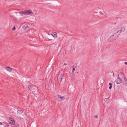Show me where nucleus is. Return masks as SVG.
Returning a JSON list of instances; mask_svg holds the SVG:
<instances>
[{"instance_id": "nucleus-17", "label": "nucleus", "mask_w": 127, "mask_h": 127, "mask_svg": "<svg viewBox=\"0 0 127 127\" xmlns=\"http://www.w3.org/2000/svg\"><path fill=\"white\" fill-rule=\"evenodd\" d=\"M99 13L100 14L102 15H103V13H102L101 11H100Z\"/></svg>"}, {"instance_id": "nucleus-11", "label": "nucleus", "mask_w": 127, "mask_h": 127, "mask_svg": "<svg viewBox=\"0 0 127 127\" xmlns=\"http://www.w3.org/2000/svg\"><path fill=\"white\" fill-rule=\"evenodd\" d=\"M58 97L60 98L61 100H63L64 99V96H62L60 95H58Z\"/></svg>"}, {"instance_id": "nucleus-6", "label": "nucleus", "mask_w": 127, "mask_h": 127, "mask_svg": "<svg viewBox=\"0 0 127 127\" xmlns=\"http://www.w3.org/2000/svg\"><path fill=\"white\" fill-rule=\"evenodd\" d=\"M121 32L120 30H119L116 32L114 34V35H115V36L116 37H117V38L119 35L120 34Z\"/></svg>"}, {"instance_id": "nucleus-20", "label": "nucleus", "mask_w": 127, "mask_h": 127, "mask_svg": "<svg viewBox=\"0 0 127 127\" xmlns=\"http://www.w3.org/2000/svg\"><path fill=\"white\" fill-rule=\"evenodd\" d=\"M15 127H19V126L18 125H16L15 126Z\"/></svg>"}, {"instance_id": "nucleus-16", "label": "nucleus", "mask_w": 127, "mask_h": 127, "mask_svg": "<svg viewBox=\"0 0 127 127\" xmlns=\"http://www.w3.org/2000/svg\"><path fill=\"white\" fill-rule=\"evenodd\" d=\"M15 27L14 26L13 28H12V30H15Z\"/></svg>"}, {"instance_id": "nucleus-19", "label": "nucleus", "mask_w": 127, "mask_h": 127, "mask_svg": "<svg viewBox=\"0 0 127 127\" xmlns=\"http://www.w3.org/2000/svg\"><path fill=\"white\" fill-rule=\"evenodd\" d=\"M98 117V116L97 115H95V117H94L95 118H97Z\"/></svg>"}, {"instance_id": "nucleus-22", "label": "nucleus", "mask_w": 127, "mask_h": 127, "mask_svg": "<svg viewBox=\"0 0 127 127\" xmlns=\"http://www.w3.org/2000/svg\"><path fill=\"white\" fill-rule=\"evenodd\" d=\"M4 127H9V125L5 126Z\"/></svg>"}, {"instance_id": "nucleus-18", "label": "nucleus", "mask_w": 127, "mask_h": 127, "mask_svg": "<svg viewBox=\"0 0 127 127\" xmlns=\"http://www.w3.org/2000/svg\"><path fill=\"white\" fill-rule=\"evenodd\" d=\"M112 88V86H110L109 89H111Z\"/></svg>"}, {"instance_id": "nucleus-2", "label": "nucleus", "mask_w": 127, "mask_h": 127, "mask_svg": "<svg viewBox=\"0 0 127 127\" xmlns=\"http://www.w3.org/2000/svg\"><path fill=\"white\" fill-rule=\"evenodd\" d=\"M117 38V37L115 35L114 36V34L111 36L109 38L108 40L109 41H113L116 40Z\"/></svg>"}, {"instance_id": "nucleus-7", "label": "nucleus", "mask_w": 127, "mask_h": 127, "mask_svg": "<svg viewBox=\"0 0 127 127\" xmlns=\"http://www.w3.org/2000/svg\"><path fill=\"white\" fill-rule=\"evenodd\" d=\"M51 34L55 38H57V34L56 32H52Z\"/></svg>"}, {"instance_id": "nucleus-10", "label": "nucleus", "mask_w": 127, "mask_h": 127, "mask_svg": "<svg viewBox=\"0 0 127 127\" xmlns=\"http://www.w3.org/2000/svg\"><path fill=\"white\" fill-rule=\"evenodd\" d=\"M6 69L9 72H11V71L12 69L10 67H7L6 68Z\"/></svg>"}, {"instance_id": "nucleus-27", "label": "nucleus", "mask_w": 127, "mask_h": 127, "mask_svg": "<svg viewBox=\"0 0 127 127\" xmlns=\"http://www.w3.org/2000/svg\"><path fill=\"white\" fill-rule=\"evenodd\" d=\"M124 79L125 80V77H124Z\"/></svg>"}, {"instance_id": "nucleus-24", "label": "nucleus", "mask_w": 127, "mask_h": 127, "mask_svg": "<svg viewBox=\"0 0 127 127\" xmlns=\"http://www.w3.org/2000/svg\"><path fill=\"white\" fill-rule=\"evenodd\" d=\"M2 125V123H1L0 122V125Z\"/></svg>"}, {"instance_id": "nucleus-21", "label": "nucleus", "mask_w": 127, "mask_h": 127, "mask_svg": "<svg viewBox=\"0 0 127 127\" xmlns=\"http://www.w3.org/2000/svg\"><path fill=\"white\" fill-rule=\"evenodd\" d=\"M109 85L110 86H112V84L111 83H110L109 84Z\"/></svg>"}, {"instance_id": "nucleus-25", "label": "nucleus", "mask_w": 127, "mask_h": 127, "mask_svg": "<svg viewBox=\"0 0 127 127\" xmlns=\"http://www.w3.org/2000/svg\"><path fill=\"white\" fill-rule=\"evenodd\" d=\"M67 64H66V63H64V65H67Z\"/></svg>"}, {"instance_id": "nucleus-23", "label": "nucleus", "mask_w": 127, "mask_h": 127, "mask_svg": "<svg viewBox=\"0 0 127 127\" xmlns=\"http://www.w3.org/2000/svg\"><path fill=\"white\" fill-rule=\"evenodd\" d=\"M125 64H126V65H127V62H125Z\"/></svg>"}, {"instance_id": "nucleus-4", "label": "nucleus", "mask_w": 127, "mask_h": 127, "mask_svg": "<svg viewBox=\"0 0 127 127\" xmlns=\"http://www.w3.org/2000/svg\"><path fill=\"white\" fill-rule=\"evenodd\" d=\"M25 15H29V14H31L32 13V12L31 11V10H25Z\"/></svg>"}, {"instance_id": "nucleus-5", "label": "nucleus", "mask_w": 127, "mask_h": 127, "mask_svg": "<svg viewBox=\"0 0 127 127\" xmlns=\"http://www.w3.org/2000/svg\"><path fill=\"white\" fill-rule=\"evenodd\" d=\"M10 120L11 122L9 121V123L11 124V125H14L15 124V122L14 120L12 118H10Z\"/></svg>"}, {"instance_id": "nucleus-3", "label": "nucleus", "mask_w": 127, "mask_h": 127, "mask_svg": "<svg viewBox=\"0 0 127 127\" xmlns=\"http://www.w3.org/2000/svg\"><path fill=\"white\" fill-rule=\"evenodd\" d=\"M64 74H61L59 77V78L58 79L60 81V82H61L63 79H64Z\"/></svg>"}, {"instance_id": "nucleus-13", "label": "nucleus", "mask_w": 127, "mask_h": 127, "mask_svg": "<svg viewBox=\"0 0 127 127\" xmlns=\"http://www.w3.org/2000/svg\"><path fill=\"white\" fill-rule=\"evenodd\" d=\"M28 27L27 26V25H25V26H23V28L24 29H26V27Z\"/></svg>"}, {"instance_id": "nucleus-26", "label": "nucleus", "mask_w": 127, "mask_h": 127, "mask_svg": "<svg viewBox=\"0 0 127 127\" xmlns=\"http://www.w3.org/2000/svg\"><path fill=\"white\" fill-rule=\"evenodd\" d=\"M121 75H123L124 76V74H122V73H121Z\"/></svg>"}, {"instance_id": "nucleus-9", "label": "nucleus", "mask_w": 127, "mask_h": 127, "mask_svg": "<svg viewBox=\"0 0 127 127\" xmlns=\"http://www.w3.org/2000/svg\"><path fill=\"white\" fill-rule=\"evenodd\" d=\"M125 30V28L124 27H122L121 29V30H120V32H124Z\"/></svg>"}, {"instance_id": "nucleus-12", "label": "nucleus", "mask_w": 127, "mask_h": 127, "mask_svg": "<svg viewBox=\"0 0 127 127\" xmlns=\"http://www.w3.org/2000/svg\"><path fill=\"white\" fill-rule=\"evenodd\" d=\"M23 111L22 110H18L17 112V113L18 114H21L23 113Z\"/></svg>"}, {"instance_id": "nucleus-28", "label": "nucleus", "mask_w": 127, "mask_h": 127, "mask_svg": "<svg viewBox=\"0 0 127 127\" xmlns=\"http://www.w3.org/2000/svg\"><path fill=\"white\" fill-rule=\"evenodd\" d=\"M126 84H127V83H126Z\"/></svg>"}, {"instance_id": "nucleus-14", "label": "nucleus", "mask_w": 127, "mask_h": 127, "mask_svg": "<svg viewBox=\"0 0 127 127\" xmlns=\"http://www.w3.org/2000/svg\"><path fill=\"white\" fill-rule=\"evenodd\" d=\"M73 68L72 69V72L73 73H74V71L75 70V68H74V67H73Z\"/></svg>"}, {"instance_id": "nucleus-15", "label": "nucleus", "mask_w": 127, "mask_h": 127, "mask_svg": "<svg viewBox=\"0 0 127 127\" xmlns=\"http://www.w3.org/2000/svg\"><path fill=\"white\" fill-rule=\"evenodd\" d=\"M31 87L30 85H29L28 86V88L30 89Z\"/></svg>"}, {"instance_id": "nucleus-8", "label": "nucleus", "mask_w": 127, "mask_h": 127, "mask_svg": "<svg viewBox=\"0 0 127 127\" xmlns=\"http://www.w3.org/2000/svg\"><path fill=\"white\" fill-rule=\"evenodd\" d=\"M115 81L117 84H120L121 83L120 78H117L116 79Z\"/></svg>"}, {"instance_id": "nucleus-1", "label": "nucleus", "mask_w": 127, "mask_h": 127, "mask_svg": "<svg viewBox=\"0 0 127 127\" xmlns=\"http://www.w3.org/2000/svg\"><path fill=\"white\" fill-rule=\"evenodd\" d=\"M25 10L22 11L20 12H16V13L17 14V13H19V14H20V15L19 16V18L17 19H16L15 17H13V16H10V17H12L14 19V20H15L16 21H17L18 20L19 21H21L23 19V18L22 17V14H24L25 15Z\"/></svg>"}]
</instances>
